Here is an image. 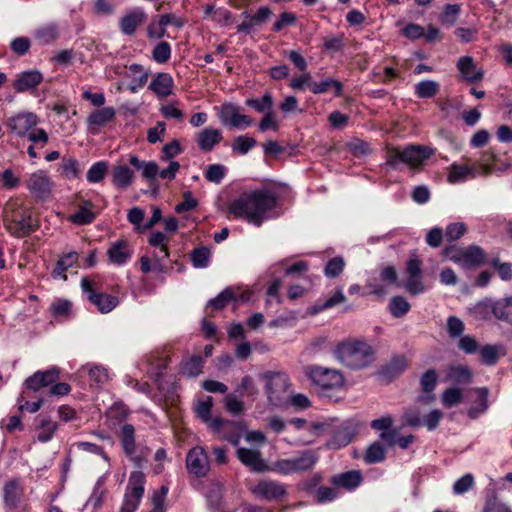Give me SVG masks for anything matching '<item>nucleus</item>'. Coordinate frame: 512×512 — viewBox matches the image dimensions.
I'll use <instances>...</instances> for the list:
<instances>
[{"label":"nucleus","mask_w":512,"mask_h":512,"mask_svg":"<svg viewBox=\"0 0 512 512\" xmlns=\"http://www.w3.org/2000/svg\"><path fill=\"white\" fill-rule=\"evenodd\" d=\"M279 203V194L271 186L243 192L228 206V213L235 219H245L248 223L260 227L267 218L266 214L274 210Z\"/></svg>","instance_id":"f257e3e1"},{"label":"nucleus","mask_w":512,"mask_h":512,"mask_svg":"<svg viewBox=\"0 0 512 512\" xmlns=\"http://www.w3.org/2000/svg\"><path fill=\"white\" fill-rule=\"evenodd\" d=\"M334 357L351 370H362L376 360V349L364 339H347L336 345Z\"/></svg>","instance_id":"f03ea898"},{"label":"nucleus","mask_w":512,"mask_h":512,"mask_svg":"<svg viewBox=\"0 0 512 512\" xmlns=\"http://www.w3.org/2000/svg\"><path fill=\"white\" fill-rule=\"evenodd\" d=\"M3 223L7 232L16 238L28 237L40 227L32 208L18 203L5 209Z\"/></svg>","instance_id":"7ed1b4c3"},{"label":"nucleus","mask_w":512,"mask_h":512,"mask_svg":"<svg viewBox=\"0 0 512 512\" xmlns=\"http://www.w3.org/2000/svg\"><path fill=\"white\" fill-rule=\"evenodd\" d=\"M435 153V148L421 144H409L403 149H400L398 146L389 145L386 147V165L397 169L400 163H404L410 168H416Z\"/></svg>","instance_id":"20e7f679"},{"label":"nucleus","mask_w":512,"mask_h":512,"mask_svg":"<svg viewBox=\"0 0 512 512\" xmlns=\"http://www.w3.org/2000/svg\"><path fill=\"white\" fill-rule=\"evenodd\" d=\"M98 278V275L83 277L81 279V289L83 293L87 295L88 301L91 302L100 313L107 314L116 308L120 301L117 296L102 291L97 281Z\"/></svg>","instance_id":"39448f33"},{"label":"nucleus","mask_w":512,"mask_h":512,"mask_svg":"<svg viewBox=\"0 0 512 512\" xmlns=\"http://www.w3.org/2000/svg\"><path fill=\"white\" fill-rule=\"evenodd\" d=\"M305 375L313 385L323 391L339 389L345 383V378L339 370L318 365L307 366L305 368Z\"/></svg>","instance_id":"423d86ee"},{"label":"nucleus","mask_w":512,"mask_h":512,"mask_svg":"<svg viewBox=\"0 0 512 512\" xmlns=\"http://www.w3.org/2000/svg\"><path fill=\"white\" fill-rule=\"evenodd\" d=\"M61 371L58 366H51L46 370H37L23 382L25 395L33 394L46 397V391L56 381L60 380Z\"/></svg>","instance_id":"0eeeda50"},{"label":"nucleus","mask_w":512,"mask_h":512,"mask_svg":"<svg viewBox=\"0 0 512 512\" xmlns=\"http://www.w3.org/2000/svg\"><path fill=\"white\" fill-rule=\"evenodd\" d=\"M265 379V393L269 402L273 405H279L282 401V396L287 392L290 387L289 378L283 372L267 371L262 375Z\"/></svg>","instance_id":"6e6552de"},{"label":"nucleus","mask_w":512,"mask_h":512,"mask_svg":"<svg viewBox=\"0 0 512 512\" xmlns=\"http://www.w3.org/2000/svg\"><path fill=\"white\" fill-rule=\"evenodd\" d=\"M117 437L121 444L124 454L130 459L134 466L138 469L143 468L146 459L141 455H136V431L135 427L130 423L120 426L117 431Z\"/></svg>","instance_id":"1a4fd4ad"},{"label":"nucleus","mask_w":512,"mask_h":512,"mask_svg":"<svg viewBox=\"0 0 512 512\" xmlns=\"http://www.w3.org/2000/svg\"><path fill=\"white\" fill-rule=\"evenodd\" d=\"M210 428L222 435V437L234 446L240 442L242 433L246 430L243 420L233 421L221 417H215L211 421Z\"/></svg>","instance_id":"9d476101"},{"label":"nucleus","mask_w":512,"mask_h":512,"mask_svg":"<svg viewBox=\"0 0 512 512\" xmlns=\"http://www.w3.org/2000/svg\"><path fill=\"white\" fill-rule=\"evenodd\" d=\"M186 468L188 472L197 478L205 477L209 470V459L204 448L193 447L186 455Z\"/></svg>","instance_id":"9b49d317"},{"label":"nucleus","mask_w":512,"mask_h":512,"mask_svg":"<svg viewBox=\"0 0 512 512\" xmlns=\"http://www.w3.org/2000/svg\"><path fill=\"white\" fill-rule=\"evenodd\" d=\"M252 493L262 500L278 501L287 494V491L284 484L266 479L260 480L252 489Z\"/></svg>","instance_id":"f8f14e48"},{"label":"nucleus","mask_w":512,"mask_h":512,"mask_svg":"<svg viewBox=\"0 0 512 512\" xmlns=\"http://www.w3.org/2000/svg\"><path fill=\"white\" fill-rule=\"evenodd\" d=\"M43 81V74L36 69L18 73L12 83L16 93H33Z\"/></svg>","instance_id":"ddd939ff"},{"label":"nucleus","mask_w":512,"mask_h":512,"mask_svg":"<svg viewBox=\"0 0 512 512\" xmlns=\"http://www.w3.org/2000/svg\"><path fill=\"white\" fill-rule=\"evenodd\" d=\"M236 455L238 460L251 472L262 473L270 471V466L262 458L259 450L240 447L237 449Z\"/></svg>","instance_id":"4468645a"},{"label":"nucleus","mask_w":512,"mask_h":512,"mask_svg":"<svg viewBox=\"0 0 512 512\" xmlns=\"http://www.w3.org/2000/svg\"><path fill=\"white\" fill-rule=\"evenodd\" d=\"M357 434L356 427L350 422H344L333 430L327 442L329 449L338 450L349 445Z\"/></svg>","instance_id":"2eb2a0df"},{"label":"nucleus","mask_w":512,"mask_h":512,"mask_svg":"<svg viewBox=\"0 0 512 512\" xmlns=\"http://www.w3.org/2000/svg\"><path fill=\"white\" fill-rule=\"evenodd\" d=\"M38 124V117L33 112H21L8 120V127L11 132L19 137H24Z\"/></svg>","instance_id":"dca6fc26"},{"label":"nucleus","mask_w":512,"mask_h":512,"mask_svg":"<svg viewBox=\"0 0 512 512\" xmlns=\"http://www.w3.org/2000/svg\"><path fill=\"white\" fill-rule=\"evenodd\" d=\"M29 191L40 200H46L51 193V181L42 172L33 173L27 181Z\"/></svg>","instance_id":"f3484780"},{"label":"nucleus","mask_w":512,"mask_h":512,"mask_svg":"<svg viewBox=\"0 0 512 512\" xmlns=\"http://www.w3.org/2000/svg\"><path fill=\"white\" fill-rule=\"evenodd\" d=\"M110 263L122 266L125 265L132 257V250L129 242L125 239L117 240L112 243L106 253Z\"/></svg>","instance_id":"a211bd4d"},{"label":"nucleus","mask_w":512,"mask_h":512,"mask_svg":"<svg viewBox=\"0 0 512 512\" xmlns=\"http://www.w3.org/2000/svg\"><path fill=\"white\" fill-rule=\"evenodd\" d=\"M242 15L249 19L247 21H243L237 26V32L250 34L254 26L267 22L269 17L272 15V10L268 6H262L253 15H249L247 11H244Z\"/></svg>","instance_id":"6ab92c4d"},{"label":"nucleus","mask_w":512,"mask_h":512,"mask_svg":"<svg viewBox=\"0 0 512 512\" xmlns=\"http://www.w3.org/2000/svg\"><path fill=\"white\" fill-rule=\"evenodd\" d=\"M362 481L363 477L359 470H350L347 472L339 473L333 475L330 479V483L335 488H343L348 491L355 490L360 486Z\"/></svg>","instance_id":"aec40b11"},{"label":"nucleus","mask_w":512,"mask_h":512,"mask_svg":"<svg viewBox=\"0 0 512 512\" xmlns=\"http://www.w3.org/2000/svg\"><path fill=\"white\" fill-rule=\"evenodd\" d=\"M58 428V423L52 421L49 415L39 414L35 418V429L39 431L37 440L41 443L51 441Z\"/></svg>","instance_id":"412c9836"},{"label":"nucleus","mask_w":512,"mask_h":512,"mask_svg":"<svg viewBox=\"0 0 512 512\" xmlns=\"http://www.w3.org/2000/svg\"><path fill=\"white\" fill-rule=\"evenodd\" d=\"M248 296L242 294L237 296L231 287L225 288L215 298L210 299L207 303L206 310L220 311L224 309L230 302H238L248 300Z\"/></svg>","instance_id":"4be33fe9"},{"label":"nucleus","mask_w":512,"mask_h":512,"mask_svg":"<svg viewBox=\"0 0 512 512\" xmlns=\"http://www.w3.org/2000/svg\"><path fill=\"white\" fill-rule=\"evenodd\" d=\"M488 263L485 251L478 245H470L462 253L461 263L465 268H478Z\"/></svg>","instance_id":"5701e85b"},{"label":"nucleus","mask_w":512,"mask_h":512,"mask_svg":"<svg viewBox=\"0 0 512 512\" xmlns=\"http://www.w3.org/2000/svg\"><path fill=\"white\" fill-rule=\"evenodd\" d=\"M457 68L463 79L469 83H477L482 81L484 73L477 70L474 59L471 56H462L457 61Z\"/></svg>","instance_id":"b1692460"},{"label":"nucleus","mask_w":512,"mask_h":512,"mask_svg":"<svg viewBox=\"0 0 512 512\" xmlns=\"http://www.w3.org/2000/svg\"><path fill=\"white\" fill-rule=\"evenodd\" d=\"M407 367L408 360L405 355H394L386 364L381 366L379 374L388 380H392L401 375Z\"/></svg>","instance_id":"393cba45"},{"label":"nucleus","mask_w":512,"mask_h":512,"mask_svg":"<svg viewBox=\"0 0 512 512\" xmlns=\"http://www.w3.org/2000/svg\"><path fill=\"white\" fill-rule=\"evenodd\" d=\"M146 19V13L141 8H135L124 15L119 22L120 30L124 35L131 36Z\"/></svg>","instance_id":"a878e982"},{"label":"nucleus","mask_w":512,"mask_h":512,"mask_svg":"<svg viewBox=\"0 0 512 512\" xmlns=\"http://www.w3.org/2000/svg\"><path fill=\"white\" fill-rule=\"evenodd\" d=\"M173 85L174 81L171 74L160 72L152 79L148 89L158 97L164 98L171 94Z\"/></svg>","instance_id":"bb28decb"},{"label":"nucleus","mask_w":512,"mask_h":512,"mask_svg":"<svg viewBox=\"0 0 512 512\" xmlns=\"http://www.w3.org/2000/svg\"><path fill=\"white\" fill-rule=\"evenodd\" d=\"M222 140L221 130L215 128H205L197 136V144L205 153L211 152Z\"/></svg>","instance_id":"cd10ccee"},{"label":"nucleus","mask_w":512,"mask_h":512,"mask_svg":"<svg viewBox=\"0 0 512 512\" xmlns=\"http://www.w3.org/2000/svg\"><path fill=\"white\" fill-rule=\"evenodd\" d=\"M46 402L45 396H39L33 393L32 395L26 396L25 390L22 389L21 394L17 398L18 411L20 413H36Z\"/></svg>","instance_id":"c85d7f7f"},{"label":"nucleus","mask_w":512,"mask_h":512,"mask_svg":"<svg viewBox=\"0 0 512 512\" xmlns=\"http://www.w3.org/2000/svg\"><path fill=\"white\" fill-rule=\"evenodd\" d=\"M79 258V254L75 251H71L63 254L57 260L54 269L51 272V276L54 279L61 278L63 280H67L66 272L70 267H73L77 264Z\"/></svg>","instance_id":"c756f323"},{"label":"nucleus","mask_w":512,"mask_h":512,"mask_svg":"<svg viewBox=\"0 0 512 512\" xmlns=\"http://www.w3.org/2000/svg\"><path fill=\"white\" fill-rule=\"evenodd\" d=\"M115 114L113 107H102L93 110L87 117L86 123L90 129L103 127L115 118Z\"/></svg>","instance_id":"7c9ffc66"},{"label":"nucleus","mask_w":512,"mask_h":512,"mask_svg":"<svg viewBox=\"0 0 512 512\" xmlns=\"http://www.w3.org/2000/svg\"><path fill=\"white\" fill-rule=\"evenodd\" d=\"M472 371L464 365H450L447 369L446 379L457 385H467L472 381Z\"/></svg>","instance_id":"2f4dec72"},{"label":"nucleus","mask_w":512,"mask_h":512,"mask_svg":"<svg viewBox=\"0 0 512 512\" xmlns=\"http://www.w3.org/2000/svg\"><path fill=\"white\" fill-rule=\"evenodd\" d=\"M309 89L313 94H324L330 89L334 90L335 97H341L343 95V84L333 78H325L319 82H312L309 85Z\"/></svg>","instance_id":"473e14b6"},{"label":"nucleus","mask_w":512,"mask_h":512,"mask_svg":"<svg viewBox=\"0 0 512 512\" xmlns=\"http://www.w3.org/2000/svg\"><path fill=\"white\" fill-rule=\"evenodd\" d=\"M134 178L133 171L126 165L114 166L112 170V184L117 189H126Z\"/></svg>","instance_id":"72a5a7b5"},{"label":"nucleus","mask_w":512,"mask_h":512,"mask_svg":"<svg viewBox=\"0 0 512 512\" xmlns=\"http://www.w3.org/2000/svg\"><path fill=\"white\" fill-rule=\"evenodd\" d=\"M291 459L295 472L299 473L311 470L318 461V456L312 450H304Z\"/></svg>","instance_id":"f704fd0d"},{"label":"nucleus","mask_w":512,"mask_h":512,"mask_svg":"<svg viewBox=\"0 0 512 512\" xmlns=\"http://www.w3.org/2000/svg\"><path fill=\"white\" fill-rule=\"evenodd\" d=\"M59 171L64 178L74 180L79 178L82 169L80 162L76 158L64 156L59 164Z\"/></svg>","instance_id":"c9c22d12"},{"label":"nucleus","mask_w":512,"mask_h":512,"mask_svg":"<svg viewBox=\"0 0 512 512\" xmlns=\"http://www.w3.org/2000/svg\"><path fill=\"white\" fill-rule=\"evenodd\" d=\"M129 163L136 169V170H142V176L143 178L154 181L156 179V175L158 173V165L154 161L145 162L140 160L135 155H130L129 157Z\"/></svg>","instance_id":"e433bc0d"},{"label":"nucleus","mask_w":512,"mask_h":512,"mask_svg":"<svg viewBox=\"0 0 512 512\" xmlns=\"http://www.w3.org/2000/svg\"><path fill=\"white\" fill-rule=\"evenodd\" d=\"M440 85L434 80H423L415 84L414 94L419 99H430L438 94Z\"/></svg>","instance_id":"4c0bfd02"},{"label":"nucleus","mask_w":512,"mask_h":512,"mask_svg":"<svg viewBox=\"0 0 512 512\" xmlns=\"http://www.w3.org/2000/svg\"><path fill=\"white\" fill-rule=\"evenodd\" d=\"M478 393V397L476 400V404L471 406L468 411L467 415L470 419H477L482 413L486 412L488 409V394L489 390L486 387L478 388L476 389Z\"/></svg>","instance_id":"58836bf2"},{"label":"nucleus","mask_w":512,"mask_h":512,"mask_svg":"<svg viewBox=\"0 0 512 512\" xmlns=\"http://www.w3.org/2000/svg\"><path fill=\"white\" fill-rule=\"evenodd\" d=\"M144 484V473L141 471H133L129 476L127 492L131 493L133 498L142 499L145 491Z\"/></svg>","instance_id":"ea45409f"},{"label":"nucleus","mask_w":512,"mask_h":512,"mask_svg":"<svg viewBox=\"0 0 512 512\" xmlns=\"http://www.w3.org/2000/svg\"><path fill=\"white\" fill-rule=\"evenodd\" d=\"M345 300H346V297L343 294L342 289L339 288L327 300L322 301V302L321 301H317L315 303V305H313L309 309V313L311 315H317V314L321 313L324 310L330 309V308L336 306L337 304L343 303Z\"/></svg>","instance_id":"a19ab883"},{"label":"nucleus","mask_w":512,"mask_h":512,"mask_svg":"<svg viewBox=\"0 0 512 512\" xmlns=\"http://www.w3.org/2000/svg\"><path fill=\"white\" fill-rule=\"evenodd\" d=\"M494 309L496 319L512 326V296L496 301Z\"/></svg>","instance_id":"79ce46f5"},{"label":"nucleus","mask_w":512,"mask_h":512,"mask_svg":"<svg viewBox=\"0 0 512 512\" xmlns=\"http://www.w3.org/2000/svg\"><path fill=\"white\" fill-rule=\"evenodd\" d=\"M245 105L258 113H267L273 110L274 99L271 93H265L261 98H248Z\"/></svg>","instance_id":"37998d69"},{"label":"nucleus","mask_w":512,"mask_h":512,"mask_svg":"<svg viewBox=\"0 0 512 512\" xmlns=\"http://www.w3.org/2000/svg\"><path fill=\"white\" fill-rule=\"evenodd\" d=\"M84 207H80L74 214L70 216V221L76 225H89L96 219V213L88 207H93L91 201H86Z\"/></svg>","instance_id":"c03bdc74"},{"label":"nucleus","mask_w":512,"mask_h":512,"mask_svg":"<svg viewBox=\"0 0 512 512\" xmlns=\"http://www.w3.org/2000/svg\"><path fill=\"white\" fill-rule=\"evenodd\" d=\"M34 36L41 45L53 43L59 38V31L56 24H48L38 28Z\"/></svg>","instance_id":"a18cd8bd"},{"label":"nucleus","mask_w":512,"mask_h":512,"mask_svg":"<svg viewBox=\"0 0 512 512\" xmlns=\"http://www.w3.org/2000/svg\"><path fill=\"white\" fill-rule=\"evenodd\" d=\"M386 458V449L379 441L373 442L366 450L364 461L367 464L381 463Z\"/></svg>","instance_id":"49530a36"},{"label":"nucleus","mask_w":512,"mask_h":512,"mask_svg":"<svg viewBox=\"0 0 512 512\" xmlns=\"http://www.w3.org/2000/svg\"><path fill=\"white\" fill-rule=\"evenodd\" d=\"M108 173V162L101 160L93 163L88 169L86 179L89 183L102 182Z\"/></svg>","instance_id":"de8ad7c7"},{"label":"nucleus","mask_w":512,"mask_h":512,"mask_svg":"<svg viewBox=\"0 0 512 512\" xmlns=\"http://www.w3.org/2000/svg\"><path fill=\"white\" fill-rule=\"evenodd\" d=\"M468 176H474L472 168L453 163L448 173V182L452 184L463 182Z\"/></svg>","instance_id":"09e8293b"},{"label":"nucleus","mask_w":512,"mask_h":512,"mask_svg":"<svg viewBox=\"0 0 512 512\" xmlns=\"http://www.w3.org/2000/svg\"><path fill=\"white\" fill-rule=\"evenodd\" d=\"M389 311L394 318H402L411 309L410 303L402 296H394L388 305Z\"/></svg>","instance_id":"8fccbe9b"},{"label":"nucleus","mask_w":512,"mask_h":512,"mask_svg":"<svg viewBox=\"0 0 512 512\" xmlns=\"http://www.w3.org/2000/svg\"><path fill=\"white\" fill-rule=\"evenodd\" d=\"M256 145L257 141L255 138L247 135H240L234 138L231 147L234 153L246 155Z\"/></svg>","instance_id":"3c124183"},{"label":"nucleus","mask_w":512,"mask_h":512,"mask_svg":"<svg viewBox=\"0 0 512 512\" xmlns=\"http://www.w3.org/2000/svg\"><path fill=\"white\" fill-rule=\"evenodd\" d=\"M19 482L15 479L8 481L3 489L4 501L6 505L15 508L18 506L20 496L18 493Z\"/></svg>","instance_id":"603ef678"},{"label":"nucleus","mask_w":512,"mask_h":512,"mask_svg":"<svg viewBox=\"0 0 512 512\" xmlns=\"http://www.w3.org/2000/svg\"><path fill=\"white\" fill-rule=\"evenodd\" d=\"M211 252L205 246L194 248L191 252V262L195 268H206L210 263Z\"/></svg>","instance_id":"864d4df0"},{"label":"nucleus","mask_w":512,"mask_h":512,"mask_svg":"<svg viewBox=\"0 0 512 512\" xmlns=\"http://www.w3.org/2000/svg\"><path fill=\"white\" fill-rule=\"evenodd\" d=\"M438 382L437 371L433 368L426 370L420 378V386L424 393L432 394Z\"/></svg>","instance_id":"5fc2aeb1"},{"label":"nucleus","mask_w":512,"mask_h":512,"mask_svg":"<svg viewBox=\"0 0 512 512\" xmlns=\"http://www.w3.org/2000/svg\"><path fill=\"white\" fill-rule=\"evenodd\" d=\"M480 362L486 366H493L498 362L499 353L495 345L486 344L479 351Z\"/></svg>","instance_id":"6e6d98bb"},{"label":"nucleus","mask_w":512,"mask_h":512,"mask_svg":"<svg viewBox=\"0 0 512 512\" xmlns=\"http://www.w3.org/2000/svg\"><path fill=\"white\" fill-rule=\"evenodd\" d=\"M297 24V16L293 12H282L278 19L274 22L272 26V31L275 33L281 32L283 29L288 27H293Z\"/></svg>","instance_id":"4d7b16f0"},{"label":"nucleus","mask_w":512,"mask_h":512,"mask_svg":"<svg viewBox=\"0 0 512 512\" xmlns=\"http://www.w3.org/2000/svg\"><path fill=\"white\" fill-rule=\"evenodd\" d=\"M463 400V392L460 388H447L442 394V403L445 407L451 408L460 404Z\"/></svg>","instance_id":"13d9d810"},{"label":"nucleus","mask_w":512,"mask_h":512,"mask_svg":"<svg viewBox=\"0 0 512 512\" xmlns=\"http://www.w3.org/2000/svg\"><path fill=\"white\" fill-rule=\"evenodd\" d=\"M344 268V259L340 256H336L328 260L324 268V274L328 278H336L343 272Z\"/></svg>","instance_id":"bf43d9fd"},{"label":"nucleus","mask_w":512,"mask_h":512,"mask_svg":"<svg viewBox=\"0 0 512 512\" xmlns=\"http://www.w3.org/2000/svg\"><path fill=\"white\" fill-rule=\"evenodd\" d=\"M227 168L222 164H211L207 167L204 176L207 181L220 184L226 176Z\"/></svg>","instance_id":"052dcab7"},{"label":"nucleus","mask_w":512,"mask_h":512,"mask_svg":"<svg viewBox=\"0 0 512 512\" xmlns=\"http://www.w3.org/2000/svg\"><path fill=\"white\" fill-rule=\"evenodd\" d=\"M495 302L489 300L479 301L472 309L474 316L480 320H487L494 315Z\"/></svg>","instance_id":"680f3d73"},{"label":"nucleus","mask_w":512,"mask_h":512,"mask_svg":"<svg viewBox=\"0 0 512 512\" xmlns=\"http://www.w3.org/2000/svg\"><path fill=\"white\" fill-rule=\"evenodd\" d=\"M152 58L159 64L166 63L171 58V46L166 41L159 42L152 51Z\"/></svg>","instance_id":"e2e57ef3"},{"label":"nucleus","mask_w":512,"mask_h":512,"mask_svg":"<svg viewBox=\"0 0 512 512\" xmlns=\"http://www.w3.org/2000/svg\"><path fill=\"white\" fill-rule=\"evenodd\" d=\"M235 392L238 393L240 397H243L245 395L255 396L258 393V390L253 378L250 375H245L244 377H242Z\"/></svg>","instance_id":"0e129e2a"},{"label":"nucleus","mask_w":512,"mask_h":512,"mask_svg":"<svg viewBox=\"0 0 512 512\" xmlns=\"http://www.w3.org/2000/svg\"><path fill=\"white\" fill-rule=\"evenodd\" d=\"M459 13L460 5L446 4L440 15V21L443 25L452 26L455 24Z\"/></svg>","instance_id":"69168bd1"},{"label":"nucleus","mask_w":512,"mask_h":512,"mask_svg":"<svg viewBox=\"0 0 512 512\" xmlns=\"http://www.w3.org/2000/svg\"><path fill=\"white\" fill-rule=\"evenodd\" d=\"M213 406V398L211 396H207V398L203 401H200L196 406V414L197 416L205 423L211 424L213 420L211 418V409Z\"/></svg>","instance_id":"338daca9"},{"label":"nucleus","mask_w":512,"mask_h":512,"mask_svg":"<svg viewBox=\"0 0 512 512\" xmlns=\"http://www.w3.org/2000/svg\"><path fill=\"white\" fill-rule=\"evenodd\" d=\"M30 48H31V41L28 37H24V36L16 37L10 42V49L17 56L26 55L29 52Z\"/></svg>","instance_id":"774afa93"}]
</instances>
